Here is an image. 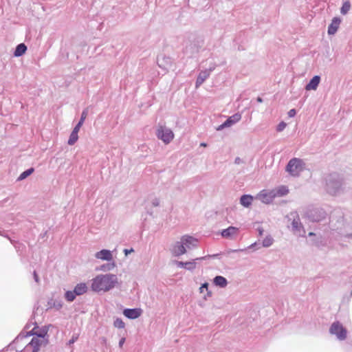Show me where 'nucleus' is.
<instances>
[{
	"mask_svg": "<svg viewBox=\"0 0 352 352\" xmlns=\"http://www.w3.org/2000/svg\"><path fill=\"white\" fill-rule=\"evenodd\" d=\"M325 190L331 195L336 196L344 192L345 182L343 176L338 173H332L324 178Z\"/></svg>",
	"mask_w": 352,
	"mask_h": 352,
	"instance_id": "f257e3e1",
	"label": "nucleus"
},
{
	"mask_svg": "<svg viewBox=\"0 0 352 352\" xmlns=\"http://www.w3.org/2000/svg\"><path fill=\"white\" fill-rule=\"evenodd\" d=\"M117 283L118 278L115 274L98 275L93 280L91 288L95 292H107L113 289Z\"/></svg>",
	"mask_w": 352,
	"mask_h": 352,
	"instance_id": "f03ea898",
	"label": "nucleus"
},
{
	"mask_svg": "<svg viewBox=\"0 0 352 352\" xmlns=\"http://www.w3.org/2000/svg\"><path fill=\"white\" fill-rule=\"evenodd\" d=\"M47 334V329L43 328L36 329L35 328L31 331L30 335L36 336L32 338V340L24 348L25 352H38L42 344H45L47 340H45V336Z\"/></svg>",
	"mask_w": 352,
	"mask_h": 352,
	"instance_id": "7ed1b4c3",
	"label": "nucleus"
},
{
	"mask_svg": "<svg viewBox=\"0 0 352 352\" xmlns=\"http://www.w3.org/2000/svg\"><path fill=\"white\" fill-rule=\"evenodd\" d=\"M301 218L309 220H324L329 218V214L323 208L307 207L300 210Z\"/></svg>",
	"mask_w": 352,
	"mask_h": 352,
	"instance_id": "20e7f679",
	"label": "nucleus"
},
{
	"mask_svg": "<svg viewBox=\"0 0 352 352\" xmlns=\"http://www.w3.org/2000/svg\"><path fill=\"white\" fill-rule=\"evenodd\" d=\"M304 168L305 162L303 160L296 157L291 159L286 166V171L294 177L298 176Z\"/></svg>",
	"mask_w": 352,
	"mask_h": 352,
	"instance_id": "39448f33",
	"label": "nucleus"
},
{
	"mask_svg": "<svg viewBox=\"0 0 352 352\" xmlns=\"http://www.w3.org/2000/svg\"><path fill=\"white\" fill-rule=\"evenodd\" d=\"M329 333L336 336L339 340H344L347 336V330L338 321L331 324L329 328Z\"/></svg>",
	"mask_w": 352,
	"mask_h": 352,
	"instance_id": "423d86ee",
	"label": "nucleus"
},
{
	"mask_svg": "<svg viewBox=\"0 0 352 352\" xmlns=\"http://www.w3.org/2000/svg\"><path fill=\"white\" fill-rule=\"evenodd\" d=\"M156 135L166 144H169L174 138V133L172 130L165 126H158Z\"/></svg>",
	"mask_w": 352,
	"mask_h": 352,
	"instance_id": "0eeeda50",
	"label": "nucleus"
},
{
	"mask_svg": "<svg viewBox=\"0 0 352 352\" xmlns=\"http://www.w3.org/2000/svg\"><path fill=\"white\" fill-rule=\"evenodd\" d=\"M274 198V194L273 193L272 190H263L255 197L256 199H258L266 204L272 203Z\"/></svg>",
	"mask_w": 352,
	"mask_h": 352,
	"instance_id": "6e6552de",
	"label": "nucleus"
},
{
	"mask_svg": "<svg viewBox=\"0 0 352 352\" xmlns=\"http://www.w3.org/2000/svg\"><path fill=\"white\" fill-rule=\"evenodd\" d=\"M239 234V229L236 227L230 226L226 229H223L221 232L223 238L230 240H234Z\"/></svg>",
	"mask_w": 352,
	"mask_h": 352,
	"instance_id": "1a4fd4ad",
	"label": "nucleus"
},
{
	"mask_svg": "<svg viewBox=\"0 0 352 352\" xmlns=\"http://www.w3.org/2000/svg\"><path fill=\"white\" fill-rule=\"evenodd\" d=\"M170 251L172 255L175 257H179L186 253V250L185 249L181 239L172 245L170 248Z\"/></svg>",
	"mask_w": 352,
	"mask_h": 352,
	"instance_id": "9d476101",
	"label": "nucleus"
},
{
	"mask_svg": "<svg viewBox=\"0 0 352 352\" xmlns=\"http://www.w3.org/2000/svg\"><path fill=\"white\" fill-rule=\"evenodd\" d=\"M241 119V115L236 113L232 116L229 117L222 124L219 125L217 128V131H221L226 127H230Z\"/></svg>",
	"mask_w": 352,
	"mask_h": 352,
	"instance_id": "9b49d317",
	"label": "nucleus"
},
{
	"mask_svg": "<svg viewBox=\"0 0 352 352\" xmlns=\"http://www.w3.org/2000/svg\"><path fill=\"white\" fill-rule=\"evenodd\" d=\"M184 246L186 251L197 247L198 240L189 235H184L181 237Z\"/></svg>",
	"mask_w": 352,
	"mask_h": 352,
	"instance_id": "f8f14e48",
	"label": "nucleus"
},
{
	"mask_svg": "<svg viewBox=\"0 0 352 352\" xmlns=\"http://www.w3.org/2000/svg\"><path fill=\"white\" fill-rule=\"evenodd\" d=\"M214 66L211 67L208 69L201 71L199 74L195 82V87L197 89L204 82V81L210 76V73L214 69Z\"/></svg>",
	"mask_w": 352,
	"mask_h": 352,
	"instance_id": "ddd939ff",
	"label": "nucleus"
},
{
	"mask_svg": "<svg viewBox=\"0 0 352 352\" xmlns=\"http://www.w3.org/2000/svg\"><path fill=\"white\" fill-rule=\"evenodd\" d=\"M219 254H212V255H207L204 256H201L196 258L195 259H193L190 261L185 262V269L189 271H193L196 268V261H203L206 259L207 258H215L217 257Z\"/></svg>",
	"mask_w": 352,
	"mask_h": 352,
	"instance_id": "4468645a",
	"label": "nucleus"
},
{
	"mask_svg": "<svg viewBox=\"0 0 352 352\" xmlns=\"http://www.w3.org/2000/svg\"><path fill=\"white\" fill-rule=\"evenodd\" d=\"M292 230L298 236H305V230L301 224V221H292Z\"/></svg>",
	"mask_w": 352,
	"mask_h": 352,
	"instance_id": "2eb2a0df",
	"label": "nucleus"
},
{
	"mask_svg": "<svg viewBox=\"0 0 352 352\" xmlns=\"http://www.w3.org/2000/svg\"><path fill=\"white\" fill-rule=\"evenodd\" d=\"M142 310L140 308L125 309L123 314L129 319H136L141 316Z\"/></svg>",
	"mask_w": 352,
	"mask_h": 352,
	"instance_id": "dca6fc26",
	"label": "nucleus"
},
{
	"mask_svg": "<svg viewBox=\"0 0 352 352\" xmlns=\"http://www.w3.org/2000/svg\"><path fill=\"white\" fill-rule=\"evenodd\" d=\"M340 23L341 19L339 17H334L328 27V34L329 35L335 34L339 28Z\"/></svg>",
	"mask_w": 352,
	"mask_h": 352,
	"instance_id": "f3484780",
	"label": "nucleus"
},
{
	"mask_svg": "<svg viewBox=\"0 0 352 352\" xmlns=\"http://www.w3.org/2000/svg\"><path fill=\"white\" fill-rule=\"evenodd\" d=\"M95 257L98 259L110 261L113 260L111 252L108 250H102L96 253Z\"/></svg>",
	"mask_w": 352,
	"mask_h": 352,
	"instance_id": "a211bd4d",
	"label": "nucleus"
},
{
	"mask_svg": "<svg viewBox=\"0 0 352 352\" xmlns=\"http://www.w3.org/2000/svg\"><path fill=\"white\" fill-rule=\"evenodd\" d=\"M320 82V77L319 76H314L310 80L309 83L305 86V89L307 91L316 90Z\"/></svg>",
	"mask_w": 352,
	"mask_h": 352,
	"instance_id": "6ab92c4d",
	"label": "nucleus"
},
{
	"mask_svg": "<svg viewBox=\"0 0 352 352\" xmlns=\"http://www.w3.org/2000/svg\"><path fill=\"white\" fill-rule=\"evenodd\" d=\"M274 197H280L286 195L289 192V189L285 186H280L272 190Z\"/></svg>",
	"mask_w": 352,
	"mask_h": 352,
	"instance_id": "aec40b11",
	"label": "nucleus"
},
{
	"mask_svg": "<svg viewBox=\"0 0 352 352\" xmlns=\"http://www.w3.org/2000/svg\"><path fill=\"white\" fill-rule=\"evenodd\" d=\"M87 291V286L84 283H80L77 284L74 289V293L76 296H81L84 294H85Z\"/></svg>",
	"mask_w": 352,
	"mask_h": 352,
	"instance_id": "412c9836",
	"label": "nucleus"
},
{
	"mask_svg": "<svg viewBox=\"0 0 352 352\" xmlns=\"http://www.w3.org/2000/svg\"><path fill=\"white\" fill-rule=\"evenodd\" d=\"M344 218V213L340 208H336L332 210L329 214V219H332L333 220H340Z\"/></svg>",
	"mask_w": 352,
	"mask_h": 352,
	"instance_id": "4be33fe9",
	"label": "nucleus"
},
{
	"mask_svg": "<svg viewBox=\"0 0 352 352\" xmlns=\"http://www.w3.org/2000/svg\"><path fill=\"white\" fill-rule=\"evenodd\" d=\"M254 200V197L250 195H244L240 198V203L244 207H249Z\"/></svg>",
	"mask_w": 352,
	"mask_h": 352,
	"instance_id": "5701e85b",
	"label": "nucleus"
},
{
	"mask_svg": "<svg viewBox=\"0 0 352 352\" xmlns=\"http://www.w3.org/2000/svg\"><path fill=\"white\" fill-rule=\"evenodd\" d=\"M214 283L217 285V286H219L220 287H225L227 286L228 285V280H226V278H224L223 276H217L214 278Z\"/></svg>",
	"mask_w": 352,
	"mask_h": 352,
	"instance_id": "b1692460",
	"label": "nucleus"
},
{
	"mask_svg": "<svg viewBox=\"0 0 352 352\" xmlns=\"http://www.w3.org/2000/svg\"><path fill=\"white\" fill-rule=\"evenodd\" d=\"M27 50V47L24 43L19 44L14 51V56L19 57L22 56Z\"/></svg>",
	"mask_w": 352,
	"mask_h": 352,
	"instance_id": "393cba45",
	"label": "nucleus"
},
{
	"mask_svg": "<svg viewBox=\"0 0 352 352\" xmlns=\"http://www.w3.org/2000/svg\"><path fill=\"white\" fill-rule=\"evenodd\" d=\"M301 210L302 208H300L299 211L292 210L288 214H287L286 218L287 220H300V217H301Z\"/></svg>",
	"mask_w": 352,
	"mask_h": 352,
	"instance_id": "a878e982",
	"label": "nucleus"
},
{
	"mask_svg": "<svg viewBox=\"0 0 352 352\" xmlns=\"http://www.w3.org/2000/svg\"><path fill=\"white\" fill-rule=\"evenodd\" d=\"M351 3L349 0H345L343 2L342 6L340 8V13L343 15L346 14L351 9Z\"/></svg>",
	"mask_w": 352,
	"mask_h": 352,
	"instance_id": "bb28decb",
	"label": "nucleus"
},
{
	"mask_svg": "<svg viewBox=\"0 0 352 352\" xmlns=\"http://www.w3.org/2000/svg\"><path fill=\"white\" fill-rule=\"evenodd\" d=\"M64 297L67 302H71L75 300L76 295L74 294V290H68L65 293Z\"/></svg>",
	"mask_w": 352,
	"mask_h": 352,
	"instance_id": "cd10ccee",
	"label": "nucleus"
},
{
	"mask_svg": "<svg viewBox=\"0 0 352 352\" xmlns=\"http://www.w3.org/2000/svg\"><path fill=\"white\" fill-rule=\"evenodd\" d=\"M273 243H274V239L270 235H267L263 240L262 245L264 248H269L273 244Z\"/></svg>",
	"mask_w": 352,
	"mask_h": 352,
	"instance_id": "c85d7f7f",
	"label": "nucleus"
},
{
	"mask_svg": "<svg viewBox=\"0 0 352 352\" xmlns=\"http://www.w3.org/2000/svg\"><path fill=\"white\" fill-rule=\"evenodd\" d=\"M34 169L33 168H30L25 171H23L18 177V181H21L25 179L26 177H28L29 175H30L33 172Z\"/></svg>",
	"mask_w": 352,
	"mask_h": 352,
	"instance_id": "c756f323",
	"label": "nucleus"
},
{
	"mask_svg": "<svg viewBox=\"0 0 352 352\" xmlns=\"http://www.w3.org/2000/svg\"><path fill=\"white\" fill-rule=\"evenodd\" d=\"M115 267H116V265H115L114 262L104 264V265H101L100 270L104 271V272H107V271L112 270Z\"/></svg>",
	"mask_w": 352,
	"mask_h": 352,
	"instance_id": "7c9ffc66",
	"label": "nucleus"
},
{
	"mask_svg": "<svg viewBox=\"0 0 352 352\" xmlns=\"http://www.w3.org/2000/svg\"><path fill=\"white\" fill-rule=\"evenodd\" d=\"M311 242L312 245H314L316 247H320V246L324 245V244L322 243L321 236L316 237V236L312 239H311Z\"/></svg>",
	"mask_w": 352,
	"mask_h": 352,
	"instance_id": "2f4dec72",
	"label": "nucleus"
},
{
	"mask_svg": "<svg viewBox=\"0 0 352 352\" xmlns=\"http://www.w3.org/2000/svg\"><path fill=\"white\" fill-rule=\"evenodd\" d=\"M78 134L72 132L69 136V138L68 140V144L69 145H74L76 142L78 140Z\"/></svg>",
	"mask_w": 352,
	"mask_h": 352,
	"instance_id": "473e14b6",
	"label": "nucleus"
},
{
	"mask_svg": "<svg viewBox=\"0 0 352 352\" xmlns=\"http://www.w3.org/2000/svg\"><path fill=\"white\" fill-rule=\"evenodd\" d=\"M113 325H114L115 327L118 328V329H123L125 327L124 322L120 318H117L114 320Z\"/></svg>",
	"mask_w": 352,
	"mask_h": 352,
	"instance_id": "72a5a7b5",
	"label": "nucleus"
},
{
	"mask_svg": "<svg viewBox=\"0 0 352 352\" xmlns=\"http://www.w3.org/2000/svg\"><path fill=\"white\" fill-rule=\"evenodd\" d=\"M87 115H88V109H84L82 111L80 119L78 122H80V123H81L82 124L84 121H85V120L86 119Z\"/></svg>",
	"mask_w": 352,
	"mask_h": 352,
	"instance_id": "f704fd0d",
	"label": "nucleus"
},
{
	"mask_svg": "<svg viewBox=\"0 0 352 352\" xmlns=\"http://www.w3.org/2000/svg\"><path fill=\"white\" fill-rule=\"evenodd\" d=\"M287 126V124L285 122H280L277 126L276 130L278 132L283 131Z\"/></svg>",
	"mask_w": 352,
	"mask_h": 352,
	"instance_id": "c9c22d12",
	"label": "nucleus"
},
{
	"mask_svg": "<svg viewBox=\"0 0 352 352\" xmlns=\"http://www.w3.org/2000/svg\"><path fill=\"white\" fill-rule=\"evenodd\" d=\"M53 307L54 308H56L57 310H59L62 308L63 307V302L61 301H54V303H53Z\"/></svg>",
	"mask_w": 352,
	"mask_h": 352,
	"instance_id": "e433bc0d",
	"label": "nucleus"
},
{
	"mask_svg": "<svg viewBox=\"0 0 352 352\" xmlns=\"http://www.w3.org/2000/svg\"><path fill=\"white\" fill-rule=\"evenodd\" d=\"M78 339V334H74L72 336V338L69 340L68 344L69 345L73 344L74 342H76L77 341Z\"/></svg>",
	"mask_w": 352,
	"mask_h": 352,
	"instance_id": "4c0bfd02",
	"label": "nucleus"
},
{
	"mask_svg": "<svg viewBox=\"0 0 352 352\" xmlns=\"http://www.w3.org/2000/svg\"><path fill=\"white\" fill-rule=\"evenodd\" d=\"M160 199H158L157 197H155L151 200V204L154 207H157V206H160Z\"/></svg>",
	"mask_w": 352,
	"mask_h": 352,
	"instance_id": "58836bf2",
	"label": "nucleus"
},
{
	"mask_svg": "<svg viewBox=\"0 0 352 352\" xmlns=\"http://www.w3.org/2000/svg\"><path fill=\"white\" fill-rule=\"evenodd\" d=\"M82 124L81 123L78 122V123L76 124V126L74 127V129H73L72 132H73V133H75V132H76V133H77V134H78V131H79V130H80V127L82 126Z\"/></svg>",
	"mask_w": 352,
	"mask_h": 352,
	"instance_id": "ea45409f",
	"label": "nucleus"
},
{
	"mask_svg": "<svg viewBox=\"0 0 352 352\" xmlns=\"http://www.w3.org/2000/svg\"><path fill=\"white\" fill-rule=\"evenodd\" d=\"M175 264L178 267L185 269V262L176 261Z\"/></svg>",
	"mask_w": 352,
	"mask_h": 352,
	"instance_id": "a19ab883",
	"label": "nucleus"
},
{
	"mask_svg": "<svg viewBox=\"0 0 352 352\" xmlns=\"http://www.w3.org/2000/svg\"><path fill=\"white\" fill-rule=\"evenodd\" d=\"M296 111L294 109H290L289 111H288V116L289 118H293L296 116Z\"/></svg>",
	"mask_w": 352,
	"mask_h": 352,
	"instance_id": "79ce46f5",
	"label": "nucleus"
},
{
	"mask_svg": "<svg viewBox=\"0 0 352 352\" xmlns=\"http://www.w3.org/2000/svg\"><path fill=\"white\" fill-rule=\"evenodd\" d=\"M248 248H249V249H252V248L259 249L260 245H259V243H258L257 242H255V243L251 244Z\"/></svg>",
	"mask_w": 352,
	"mask_h": 352,
	"instance_id": "37998d69",
	"label": "nucleus"
},
{
	"mask_svg": "<svg viewBox=\"0 0 352 352\" xmlns=\"http://www.w3.org/2000/svg\"><path fill=\"white\" fill-rule=\"evenodd\" d=\"M208 284L207 283H205L202 284L201 287H200L201 292H204V289H208Z\"/></svg>",
	"mask_w": 352,
	"mask_h": 352,
	"instance_id": "c03bdc74",
	"label": "nucleus"
},
{
	"mask_svg": "<svg viewBox=\"0 0 352 352\" xmlns=\"http://www.w3.org/2000/svg\"><path fill=\"white\" fill-rule=\"evenodd\" d=\"M33 276H34V279L35 282L38 283H39V278H38V276L37 273L36 272V271H34L33 272Z\"/></svg>",
	"mask_w": 352,
	"mask_h": 352,
	"instance_id": "a18cd8bd",
	"label": "nucleus"
},
{
	"mask_svg": "<svg viewBox=\"0 0 352 352\" xmlns=\"http://www.w3.org/2000/svg\"><path fill=\"white\" fill-rule=\"evenodd\" d=\"M134 250L133 248L130 249V250H128V249H124V254L126 256H127L129 254H130L131 252H133Z\"/></svg>",
	"mask_w": 352,
	"mask_h": 352,
	"instance_id": "49530a36",
	"label": "nucleus"
},
{
	"mask_svg": "<svg viewBox=\"0 0 352 352\" xmlns=\"http://www.w3.org/2000/svg\"><path fill=\"white\" fill-rule=\"evenodd\" d=\"M124 342H125V338H122L120 340V341H119V346H120V348H122V346H123V344H124Z\"/></svg>",
	"mask_w": 352,
	"mask_h": 352,
	"instance_id": "de8ad7c7",
	"label": "nucleus"
},
{
	"mask_svg": "<svg viewBox=\"0 0 352 352\" xmlns=\"http://www.w3.org/2000/svg\"><path fill=\"white\" fill-rule=\"evenodd\" d=\"M257 230H258V235H259L260 236H261L263 234L264 230H263L262 228H260V227H259V228H257Z\"/></svg>",
	"mask_w": 352,
	"mask_h": 352,
	"instance_id": "09e8293b",
	"label": "nucleus"
},
{
	"mask_svg": "<svg viewBox=\"0 0 352 352\" xmlns=\"http://www.w3.org/2000/svg\"><path fill=\"white\" fill-rule=\"evenodd\" d=\"M241 162H242V160H241V159L240 157H236V158H235V160H234V163H235L236 164H241Z\"/></svg>",
	"mask_w": 352,
	"mask_h": 352,
	"instance_id": "8fccbe9b",
	"label": "nucleus"
},
{
	"mask_svg": "<svg viewBox=\"0 0 352 352\" xmlns=\"http://www.w3.org/2000/svg\"><path fill=\"white\" fill-rule=\"evenodd\" d=\"M309 236L310 237H315L316 235L315 233L312 232H310L309 234H308Z\"/></svg>",
	"mask_w": 352,
	"mask_h": 352,
	"instance_id": "3c124183",
	"label": "nucleus"
},
{
	"mask_svg": "<svg viewBox=\"0 0 352 352\" xmlns=\"http://www.w3.org/2000/svg\"><path fill=\"white\" fill-rule=\"evenodd\" d=\"M256 101H257L258 102H263V99H262L261 97H258V98H256Z\"/></svg>",
	"mask_w": 352,
	"mask_h": 352,
	"instance_id": "603ef678",
	"label": "nucleus"
},
{
	"mask_svg": "<svg viewBox=\"0 0 352 352\" xmlns=\"http://www.w3.org/2000/svg\"><path fill=\"white\" fill-rule=\"evenodd\" d=\"M200 146L206 147L207 146V144L206 143H204V142H202V143L200 144Z\"/></svg>",
	"mask_w": 352,
	"mask_h": 352,
	"instance_id": "864d4df0",
	"label": "nucleus"
},
{
	"mask_svg": "<svg viewBox=\"0 0 352 352\" xmlns=\"http://www.w3.org/2000/svg\"><path fill=\"white\" fill-rule=\"evenodd\" d=\"M101 339L103 343H105L107 342V339L105 338L102 337Z\"/></svg>",
	"mask_w": 352,
	"mask_h": 352,
	"instance_id": "5fc2aeb1",
	"label": "nucleus"
},
{
	"mask_svg": "<svg viewBox=\"0 0 352 352\" xmlns=\"http://www.w3.org/2000/svg\"><path fill=\"white\" fill-rule=\"evenodd\" d=\"M243 250H232V252H238V251H243Z\"/></svg>",
	"mask_w": 352,
	"mask_h": 352,
	"instance_id": "6e6d98bb",
	"label": "nucleus"
}]
</instances>
